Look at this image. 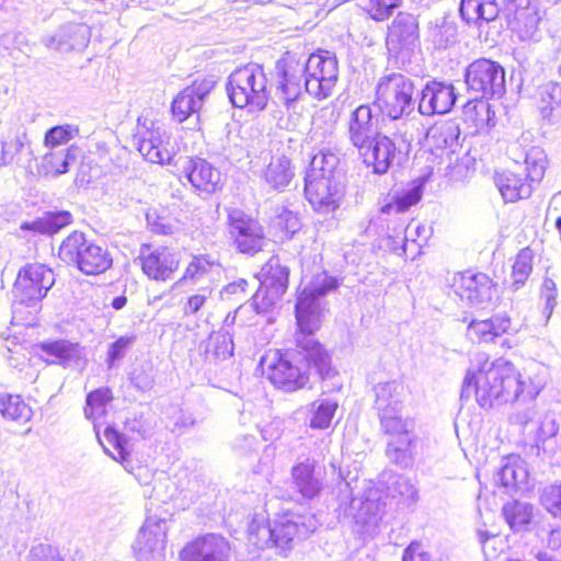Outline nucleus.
I'll return each instance as SVG.
<instances>
[{
	"label": "nucleus",
	"mask_w": 561,
	"mask_h": 561,
	"mask_svg": "<svg viewBox=\"0 0 561 561\" xmlns=\"http://www.w3.org/2000/svg\"><path fill=\"white\" fill-rule=\"evenodd\" d=\"M335 277L323 272L314 276L309 288L297 297L295 317L297 324V347L309 367H313L321 376L330 370L331 356L324 345L312 337L320 329L319 298L337 288Z\"/></svg>",
	"instance_id": "f257e3e1"
},
{
	"label": "nucleus",
	"mask_w": 561,
	"mask_h": 561,
	"mask_svg": "<svg viewBox=\"0 0 561 561\" xmlns=\"http://www.w3.org/2000/svg\"><path fill=\"white\" fill-rule=\"evenodd\" d=\"M522 392L519 374L508 363L484 362L477 369H469L461 387V398L473 396L482 408L515 400Z\"/></svg>",
	"instance_id": "f03ea898"
},
{
	"label": "nucleus",
	"mask_w": 561,
	"mask_h": 561,
	"mask_svg": "<svg viewBox=\"0 0 561 561\" xmlns=\"http://www.w3.org/2000/svg\"><path fill=\"white\" fill-rule=\"evenodd\" d=\"M403 386L396 381H387L375 388V408L378 412L381 427L388 436V450L400 453L407 450L412 442V426L403 420L397 410Z\"/></svg>",
	"instance_id": "7ed1b4c3"
},
{
	"label": "nucleus",
	"mask_w": 561,
	"mask_h": 561,
	"mask_svg": "<svg viewBox=\"0 0 561 561\" xmlns=\"http://www.w3.org/2000/svg\"><path fill=\"white\" fill-rule=\"evenodd\" d=\"M295 346H297V339L295 340ZM296 353L299 359L304 362L305 369L294 360V354L290 350H274L261 358L262 374L276 390L287 393L304 390L310 382L309 370H313L321 378H325L333 370L331 363L329 373L321 376L313 367L307 365L301 354H299L298 347H296Z\"/></svg>",
	"instance_id": "20e7f679"
},
{
	"label": "nucleus",
	"mask_w": 561,
	"mask_h": 561,
	"mask_svg": "<svg viewBox=\"0 0 561 561\" xmlns=\"http://www.w3.org/2000/svg\"><path fill=\"white\" fill-rule=\"evenodd\" d=\"M366 167L375 173H386L392 164L405 161L412 149V138L397 131L392 136L375 133L354 146Z\"/></svg>",
	"instance_id": "39448f33"
},
{
	"label": "nucleus",
	"mask_w": 561,
	"mask_h": 561,
	"mask_svg": "<svg viewBox=\"0 0 561 561\" xmlns=\"http://www.w3.org/2000/svg\"><path fill=\"white\" fill-rule=\"evenodd\" d=\"M267 79L257 65H245L236 69L229 78L228 92L233 106L249 111H262L266 107L270 93Z\"/></svg>",
	"instance_id": "423d86ee"
},
{
	"label": "nucleus",
	"mask_w": 561,
	"mask_h": 561,
	"mask_svg": "<svg viewBox=\"0 0 561 561\" xmlns=\"http://www.w3.org/2000/svg\"><path fill=\"white\" fill-rule=\"evenodd\" d=\"M415 96L414 82L404 75L394 72L378 81L374 104L383 117L397 121L412 111Z\"/></svg>",
	"instance_id": "0eeeda50"
},
{
	"label": "nucleus",
	"mask_w": 561,
	"mask_h": 561,
	"mask_svg": "<svg viewBox=\"0 0 561 561\" xmlns=\"http://www.w3.org/2000/svg\"><path fill=\"white\" fill-rule=\"evenodd\" d=\"M58 257L85 275H100L113 263L111 254L102 247L89 243L80 231H72L60 243Z\"/></svg>",
	"instance_id": "6e6552de"
},
{
	"label": "nucleus",
	"mask_w": 561,
	"mask_h": 561,
	"mask_svg": "<svg viewBox=\"0 0 561 561\" xmlns=\"http://www.w3.org/2000/svg\"><path fill=\"white\" fill-rule=\"evenodd\" d=\"M305 195L314 211L334 213L345 195V186L333 168H312L306 176Z\"/></svg>",
	"instance_id": "1a4fd4ad"
},
{
	"label": "nucleus",
	"mask_w": 561,
	"mask_h": 561,
	"mask_svg": "<svg viewBox=\"0 0 561 561\" xmlns=\"http://www.w3.org/2000/svg\"><path fill=\"white\" fill-rule=\"evenodd\" d=\"M227 226L231 243L238 253L254 256L264 251L266 236L256 218L241 210H232L228 214Z\"/></svg>",
	"instance_id": "9d476101"
},
{
	"label": "nucleus",
	"mask_w": 561,
	"mask_h": 561,
	"mask_svg": "<svg viewBox=\"0 0 561 561\" xmlns=\"http://www.w3.org/2000/svg\"><path fill=\"white\" fill-rule=\"evenodd\" d=\"M54 284L53 271L41 263H27L18 273L13 295L18 304L36 306Z\"/></svg>",
	"instance_id": "9b49d317"
},
{
	"label": "nucleus",
	"mask_w": 561,
	"mask_h": 561,
	"mask_svg": "<svg viewBox=\"0 0 561 561\" xmlns=\"http://www.w3.org/2000/svg\"><path fill=\"white\" fill-rule=\"evenodd\" d=\"M138 262L147 278L154 282H168L180 270L181 254L169 244L144 243L140 247Z\"/></svg>",
	"instance_id": "f8f14e48"
},
{
	"label": "nucleus",
	"mask_w": 561,
	"mask_h": 561,
	"mask_svg": "<svg viewBox=\"0 0 561 561\" xmlns=\"http://www.w3.org/2000/svg\"><path fill=\"white\" fill-rule=\"evenodd\" d=\"M465 82L467 90L477 98L491 99L504 91L505 71L496 61L480 58L468 66Z\"/></svg>",
	"instance_id": "ddd939ff"
},
{
	"label": "nucleus",
	"mask_w": 561,
	"mask_h": 561,
	"mask_svg": "<svg viewBox=\"0 0 561 561\" xmlns=\"http://www.w3.org/2000/svg\"><path fill=\"white\" fill-rule=\"evenodd\" d=\"M289 268L271 259L263 267L260 285L252 297V305L257 312L271 310L288 288Z\"/></svg>",
	"instance_id": "4468645a"
},
{
	"label": "nucleus",
	"mask_w": 561,
	"mask_h": 561,
	"mask_svg": "<svg viewBox=\"0 0 561 561\" xmlns=\"http://www.w3.org/2000/svg\"><path fill=\"white\" fill-rule=\"evenodd\" d=\"M305 72L306 89L316 98L324 99L331 93L337 80V60L329 50L317 49L309 56Z\"/></svg>",
	"instance_id": "2eb2a0df"
},
{
	"label": "nucleus",
	"mask_w": 561,
	"mask_h": 561,
	"mask_svg": "<svg viewBox=\"0 0 561 561\" xmlns=\"http://www.w3.org/2000/svg\"><path fill=\"white\" fill-rule=\"evenodd\" d=\"M230 550L222 535L208 533L188 541L179 551V561H229Z\"/></svg>",
	"instance_id": "dca6fc26"
},
{
	"label": "nucleus",
	"mask_w": 561,
	"mask_h": 561,
	"mask_svg": "<svg viewBox=\"0 0 561 561\" xmlns=\"http://www.w3.org/2000/svg\"><path fill=\"white\" fill-rule=\"evenodd\" d=\"M138 126L146 129L141 137L138 150L141 156L151 163L169 164L172 161V151L169 147V136L156 125L154 119L148 115L138 117Z\"/></svg>",
	"instance_id": "f3484780"
},
{
	"label": "nucleus",
	"mask_w": 561,
	"mask_h": 561,
	"mask_svg": "<svg viewBox=\"0 0 561 561\" xmlns=\"http://www.w3.org/2000/svg\"><path fill=\"white\" fill-rule=\"evenodd\" d=\"M419 42V23L415 15L401 11L388 26L386 46L390 54L398 56L409 51Z\"/></svg>",
	"instance_id": "a211bd4d"
},
{
	"label": "nucleus",
	"mask_w": 561,
	"mask_h": 561,
	"mask_svg": "<svg viewBox=\"0 0 561 561\" xmlns=\"http://www.w3.org/2000/svg\"><path fill=\"white\" fill-rule=\"evenodd\" d=\"M422 147L434 159H450L460 148L459 130L446 122L435 123L427 128Z\"/></svg>",
	"instance_id": "6ab92c4d"
},
{
	"label": "nucleus",
	"mask_w": 561,
	"mask_h": 561,
	"mask_svg": "<svg viewBox=\"0 0 561 561\" xmlns=\"http://www.w3.org/2000/svg\"><path fill=\"white\" fill-rule=\"evenodd\" d=\"M184 176L199 195H213L222 188L221 172L203 158H190L184 167Z\"/></svg>",
	"instance_id": "aec40b11"
},
{
	"label": "nucleus",
	"mask_w": 561,
	"mask_h": 561,
	"mask_svg": "<svg viewBox=\"0 0 561 561\" xmlns=\"http://www.w3.org/2000/svg\"><path fill=\"white\" fill-rule=\"evenodd\" d=\"M449 288L460 299L480 301L491 295L495 283L485 273L465 270L453 275Z\"/></svg>",
	"instance_id": "412c9836"
},
{
	"label": "nucleus",
	"mask_w": 561,
	"mask_h": 561,
	"mask_svg": "<svg viewBox=\"0 0 561 561\" xmlns=\"http://www.w3.org/2000/svg\"><path fill=\"white\" fill-rule=\"evenodd\" d=\"M495 183L500 194L506 203H516L527 199L534 192V185L523 170L518 167V161H514L495 175Z\"/></svg>",
	"instance_id": "4be33fe9"
},
{
	"label": "nucleus",
	"mask_w": 561,
	"mask_h": 561,
	"mask_svg": "<svg viewBox=\"0 0 561 561\" xmlns=\"http://www.w3.org/2000/svg\"><path fill=\"white\" fill-rule=\"evenodd\" d=\"M267 531L266 547L274 548L283 554L293 550L296 541L300 539V526L293 520L289 512L278 515L270 523Z\"/></svg>",
	"instance_id": "5701e85b"
},
{
	"label": "nucleus",
	"mask_w": 561,
	"mask_h": 561,
	"mask_svg": "<svg viewBox=\"0 0 561 561\" xmlns=\"http://www.w3.org/2000/svg\"><path fill=\"white\" fill-rule=\"evenodd\" d=\"M511 330V317L506 313H496L486 319L471 320L467 327V336L474 343H491Z\"/></svg>",
	"instance_id": "b1692460"
},
{
	"label": "nucleus",
	"mask_w": 561,
	"mask_h": 561,
	"mask_svg": "<svg viewBox=\"0 0 561 561\" xmlns=\"http://www.w3.org/2000/svg\"><path fill=\"white\" fill-rule=\"evenodd\" d=\"M208 88L203 81H193L181 90L173 99L171 113L174 119L182 123L194 114H197L203 106Z\"/></svg>",
	"instance_id": "393cba45"
},
{
	"label": "nucleus",
	"mask_w": 561,
	"mask_h": 561,
	"mask_svg": "<svg viewBox=\"0 0 561 561\" xmlns=\"http://www.w3.org/2000/svg\"><path fill=\"white\" fill-rule=\"evenodd\" d=\"M290 482L295 493L304 501H312L323 490L322 481L316 474V463L305 460L290 468Z\"/></svg>",
	"instance_id": "a878e982"
},
{
	"label": "nucleus",
	"mask_w": 561,
	"mask_h": 561,
	"mask_svg": "<svg viewBox=\"0 0 561 561\" xmlns=\"http://www.w3.org/2000/svg\"><path fill=\"white\" fill-rule=\"evenodd\" d=\"M456 94L451 85L432 82L423 90L420 108L425 114H445L455 104Z\"/></svg>",
	"instance_id": "bb28decb"
},
{
	"label": "nucleus",
	"mask_w": 561,
	"mask_h": 561,
	"mask_svg": "<svg viewBox=\"0 0 561 561\" xmlns=\"http://www.w3.org/2000/svg\"><path fill=\"white\" fill-rule=\"evenodd\" d=\"M35 355L47 365H68L77 357L78 344L67 340H53L37 343Z\"/></svg>",
	"instance_id": "cd10ccee"
},
{
	"label": "nucleus",
	"mask_w": 561,
	"mask_h": 561,
	"mask_svg": "<svg viewBox=\"0 0 561 561\" xmlns=\"http://www.w3.org/2000/svg\"><path fill=\"white\" fill-rule=\"evenodd\" d=\"M463 122L474 133H484L490 130L496 123L495 112L492 106L484 100L476 98L468 101L462 110Z\"/></svg>",
	"instance_id": "c85d7f7f"
},
{
	"label": "nucleus",
	"mask_w": 561,
	"mask_h": 561,
	"mask_svg": "<svg viewBox=\"0 0 561 561\" xmlns=\"http://www.w3.org/2000/svg\"><path fill=\"white\" fill-rule=\"evenodd\" d=\"M373 111L368 104L357 106L348 119V137L353 146L366 141L373 136L374 122Z\"/></svg>",
	"instance_id": "c756f323"
},
{
	"label": "nucleus",
	"mask_w": 561,
	"mask_h": 561,
	"mask_svg": "<svg viewBox=\"0 0 561 561\" xmlns=\"http://www.w3.org/2000/svg\"><path fill=\"white\" fill-rule=\"evenodd\" d=\"M459 11L468 24L476 25L493 21L499 15L495 0H461Z\"/></svg>",
	"instance_id": "7c9ffc66"
},
{
	"label": "nucleus",
	"mask_w": 561,
	"mask_h": 561,
	"mask_svg": "<svg viewBox=\"0 0 561 561\" xmlns=\"http://www.w3.org/2000/svg\"><path fill=\"white\" fill-rule=\"evenodd\" d=\"M114 400L113 390L110 387H100L90 392L85 397L83 405L84 416L94 423L98 431V422L103 419Z\"/></svg>",
	"instance_id": "2f4dec72"
},
{
	"label": "nucleus",
	"mask_w": 561,
	"mask_h": 561,
	"mask_svg": "<svg viewBox=\"0 0 561 561\" xmlns=\"http://www.w3.org/2000/svg\"><path fill=\"white\" fill-rule=\"evenodd\" d=\"M73 151V146L60 150L48 149L42 157L41 164L38 165L39 173L50 176L67 173L75 161Z\"/></svg>",
	"instance_id": "473e14b6"
},
{
	"label": "nucleus",
	"mask_w": 561,
	"mask_h": 561,
	"mask_svg": "<svg viewBox=\"0 0 561 561\" xmlns=\"http://www.w3.org/2000/svg\"><path fill=\"white\" fill-rule=\"evenodd\" d=\"M0 414L8 421L23 425L31 421L33 410L22 396L4 393L0 396Z\"/></svg>",
	"instance_id": "72a5a7b5"
},
{
	"label": "nucleus",
	"mask_w": 561,
	"mask_h": 561,
	"mask_svg": "<svg viewBox=\"0 0 561 561\" xmlns=\"http://www.w3.org/2000/svg\"><path fill=\"white\" fill-rule=\"evenodd\" d=\"M523 173L535 184L541 182L548 168V157L541 147H530L523 162L518 161Z\"/></svg>",
	"instance_id": "f704fd0d"
},
{
	"label": "nucleus",
	"mask_w": 561,
	"mask_h": 561,
	"mask_svg": "<svg viewBox=\"0 0 561 561\" xmlns=\"http://www.w3.org/2000/svg\"><path fill=\"white\" fill-rule=\"evenodd\" d=\"M534 259L535 253L530 247L520 249L515 255L512 264V282L510 285L513 290H518L528 280L533 272Z\"/></svg>",
	"instance_id": "c9c22d12"
},
{
	"label": "nucleus",
	"mask_w": 561,
	"mask_h": 561,
	"mask_svg": "<svg viewBox=\"0 0 561 561\" xmlns=\"http://www.w3.org/2000/svg\"><path fill=\"white\" fill-rule=\"evenodd\" d=\"M271 228L274 237L284 242L290 240L302 228V222L297 213L284 209L273 218Z\"/></svg>",
	"instance_id": "e433bc0d"
},
{
	"label": "nucleus",
	"mask_w": 561,
	"mask_h": 561,
	"mask_svg": "<svg viewBox=\"0 0 561 561\" xmlns=\"http://www.w3.org/2000/svg\"><path fill=\"white\" fill-rule=\"evenodd\" d=\"M336 401L320 399L310 405V427L313 430H327L331 426L337 411Z\"/></svg>",
	"instance_id": "4c0bfd02"
},
{
	"label": "nucleus",
	"mask_w": 561,
	"mask_h": 561,
	"mask_svg": "<svg viewBox=\"0 0 561 561\" xmlns=\"http://www.w3.org/2000/svg\"><path fill=\"white\" fill-rule=\"evenodd\" d=\"M265 176L275 188L288 185L294 176L290 160L284 156L274 158L266 168Z\"/></svg>",
	"instance_id": "58836bf2"
},
{
	"label": "nucleus",
	"mask_w": 561,
	"mask_h": 561,
	"mask_svg": "<svg viewBox=\"0 0 561 561\" xmlns=\"http://www.w3.org/2000/svg\"><path fill=\"white\" fill-rule=\"evenodd\" d=\"M503 515L513 530H520L531 523L533 511L527 504L512 501L503 506Z\"/></svg>",
	"instance_id": "ea45409f"
},
{
	"label": "nucleus",
	"mask_w": 561,
	"mask_h": 561,
	"mask_svg": "<svg viewBox=\"0 0 561 561\" xmlns=\"http://www.w3.org/2000/svg\"><path fill=\"white\" fill-rule=\"evenodd\" d=\"M403 0H365L363 11L367 18L375 22L388 21L393 11L397 10Z\"/></svg>",
	"instance_id": "a19ab883"
},
{
	"label": "nucleus",
	"mask_w": 561,
	"mask_h": 561,
	"mask_svg": "<svg viewBox=\"0 0 561 561\" xmlns=\"http://www.w3.org/2000/svg\"><path fill=\"white\" fill-rule=\"evenodd\" d=\"M536 104L543 114H550L561 106V87L558 83L542 84L536 94Z\"/></svg>",
	"instance_id": "79ce46f5"
},
{
	"label": "nucleus",
	"mask_w": 561,
	"mask_h": 561,
	"mask_svg": "<svg viewBox=\"0 0 561 561\" xmlns=\"http://www.w3.org/2000/svg\"><path fill=\"white\" fill-rule=\"evenodd\" d=\"M31 141L25 133L9 136L1 141L0 163L1 165L13 162L25 147H30Z\"/></svg>",
	"instance_id": "37998d69"
},
{
	"label": "nucleus",
	"mask_w": 561,
	"mask_h": 561,
	"mask_svg": "<svg viewBox=\"0 0 561 561\" xmlns=\"http://www.w3.org/2000/svg\"><path fill=\"white\" fill-rule=\"evenodd\" d=\"M146 221L153 233L169 236L174 231V224L165 207L150 208L146 213Z\"/></svg>",
	"instance_id": "c03bdc74"
},
{
	"label": "nucleus",
	"mask_w": 561,
	"mask_h": 561,
	"mask_svg": "<svg viewBox=\"0 0 561 561\" xmlns=\"http://www.w3.org/2000/svg\"><path fill=\"white\" fill-rule=\"evenodd\" d=\"M77 133V127L69 124L56 125L45 133L43 144L47 149H57L72 140Z\"/></svg>",
	"instance_id": "a18cd8bd"
},
{
	"label": "nucleus",
	"mask_w": 561,
	"mask_h": 561,
	"mask_svg": "<svg viewBox=\"0 0 561 561\" xmlns=\"http://www.w3.org/2000/svg\"><path fill=\"white\" fill-rule=\"evenodd\" d=\"M278 101L286 107H289L301 95V84L299 78H278L276 88Z\"/></svg>",
	"instance_id": "49530a36"
},
{
	"label": "nucleus",
	"mask_w": 561,
	"mask_h": 561,
	"mask_svg": "<svg viewBox=\"0 0 561 561\" xmlns=\"http://www.w3.org/2000/svg\"><path fill=\"white\" fill-rule=\"evenodd\" d=\"M103 436L105 442L111 445L117 453L116 455H113V458L119 461L131 472L133 467L130 466L129 454L126 449V440L123 438V436L113 427H106L104 430Z\"/></svg>",
	"instance_id": "de8ad7c7"
},
{
	"label": "nucleus",
	"mask_w": 561,
	"mask_h": 561,
	"mask_svg": "<svg viewBox=\"0 0 561 561\" xmlns=\"http://www.w3.org/2000/svg\"><path fill=\"white\" fill-rule=\"evenodd\" d=\"M71 216L68 211L49 213L44 218L34 222L35 229L42 233L54 234L62 227L70 224Z\"/></svg>",
	"instance_id": "09e8293b"
},
{
	"label": "nucleus",
	"mask_w": 561,
	"mask_h": 561,
	"mask_svg": "<svg viewBox=\"0 0 561 561\" xmlns=\"http://www.w3.org/2000/svg\"><path fill=\"white\" fill-rule=\"evenodd\" d=\"M300 60L295 53L285 51L276 61L277 78H299Z\"/></svg>",
	"instance_id": "8fccbe9b"
},
{
	"label": "nucleus",
	"mask_w": 561,
	"mask_h": 561,
	"mask_svg": "<svg viewBox=\"0 0 561 561\" xmlns=\"http://www.w3.org/2000/svg\"><path fill=\"white\" fill-rule=\"evenodd\" d=\"M208 352L217 359H226L233 354V342L228 334L217 333L209 337Z\"/></svg>",
	"instance_id": "3c124183"
},
{
	"label": "nucleus",
	"mask_w": 561,
	"mask_h": 561,
	"mask_svg": "<svg viewBox=\"0 0 561 561\" xmlns=\"http://www.w3.org/2000/svg\"><path fill=\"white\" fill-rule=\"evenodd\" d=\"M210 296L211 289L208 288H203L201 291L190 295L181 307L183 316H193L203 310Z\"/></svg>",
	"instance_id": "603ef678"
},
{
	"label": "nucleus",
	"mask_w": 561,
	"mask_h": 561,
	"mask_svg": "<svg viewBox=\"0 0 561 561\" xmlns=\"http://www.w3.org/2000/svg\"><path fill=\"white\" fill-rule=\"evenodd\" d=\"M214 262L207 255H194L187 264L184 278H197L206 274L213 267Z\"/></svg>",
	"instance_id": "864d4df0"
},
{
	"label": "nucleus",
	"mask_w": 561,
	"mask_h": 561,
	"mask_svg": "<svg viewBox=\"0 0 561 561\" xmlns=\"http://www.w3.org/2000/svg\"><path fill=\"white\" fill-rule=\"evenodd\" d=\"M422 197V191L420 187H413L410 191L403 192L393 198V203L387 205L390 208L392 205L396 207L398 213L408 210L411 206L417 204Z\"/></svg>",
	"instance_id": "5fc2aeb1"
},
{
	"label": "nucleus",
	"mask_w": 561,
	"mask_h": 561,
	"mask_svg": "<svg viewBox=\"0 0 561 561\" xmlns=\"http://www.w3.org/2000/svg\"><path fill=\"white\" fill-rule=\"evenodd\" d=\"M266 528L267 527L263 520L259 518H252L247 529V539L249 543L255 548L263 549L267 541L263 536Z\"/></svg>",
	"instance_id": "6e6d98bb"
},
{
	"label": "nucleus",
	"mask_w": 561,
	"mask_h": 561,
	"mask_svg": "<svg viewBox=\"0 0 561 561\" xmlns=\"http://www.w3.org/2000/svg\"><path fill=\"white\" fill-rule=\"evenodd\" d=\"M402 561H433L422 542L412 541L404 550Z\"/></svg>",
	"instance_id": "4d7b16f0"
},
{
	"label": "nucleus",
	"mask_w": 561,
	"mask_h": 561,
	"mask_svg": "<svg viewBox=\"0 0 561 561\" xmlns=\"http://www.w3.org/2000/svg\"><path fill=\"white\" fill-rule=\"evenodd\" d=\"M543 502L554 515L561 514V484L551 485L543 494Z\"/></svg>",
	"instance_id": "13d9d810"
},
{
	"label": "nucleus",
	"mask_w": 561,
	"mask_h": 561,
	"mask_svg": "<svg viewBox=\"0 0 561 561\" xmlns=\"http://www.w3.org/2000/svg\"><path fill=\"white\" fill-rule=\"evenodd\" d=\"M134 340V336H119L108 348V363L113 364L119 359Z\"/></svg>",
	"instance_id": "bf43d9fd"
},
{
	"label": "nucleus",
	"mask_w": 561,
	"mask_h": 561,
	"mask_svg": "<svg viewBox=\"0 0 561 561\" xmlns=\"http://www.w3.org/2000/svg\"><path fill=\"white\" fill-rule=\"evenodd\" d=\"M151 537H152L151 530L146 529V528L141 529L140 535H139V543L142 547L148 548L149 550H154L157 548L160 550H163L164 545H165V534L164 533L157 534L153 543H151Z\"/></svg>",
	"instance_id": "052dcab7"
},
{
	"label": "nucleus",
	"mask_w": 561,
	"mask_h": 561,
	"mask_svg": "<svg viewBox=\"0 0 561 561\" xmlns=\"http://www.w3.org/2000/svg\"><path fill=\"white\" fill-rule=\"evenodd\" d=\"M548 548L552 551H561V528L550 531L548 537Z\"/></svg>",
	"instance_id": "680f3d73"
},
{
	"label": "nucleus",
	"mask_w": 561,
	"mask_h": 561,
	"mask_svg": "<svg viewBox=\"0 0 561 561\" xmlns=\"http://www.w3.org/2000/svg\"><path fill=\"white\" fill-rule=\"evenodd\" d=\"M484 553L491 556L492 550L495 548V545H503V540L496 536L485 537L482 541Z\"/></svg>",
	"instance_id": "e2e57ef3"
},
{
	"label": "nucleus",
	"mask_w": 561,
	"mask_h": 561,
	"mask_svg": "<svg viewBox=\"0 0 561 561\" xmlns=\"http://www.w3.org/2000/svg\"><path fill=\"white\" fill-rule=\"evenodd\" d=\"M126 302H127V298L124 295H122V296L115 297L113 299L112 306L114 309L118 310V309L124 308Z\"/></svg>",
	"instance_id": "0e129e2a"
},
{
	"label": "nucleus",
	"mask_w": 561,
	"mask_h": 561,
	"mask_svg": "<svg viewBox=\"0 0 561 561\" xmlns=\"http://www.w3.org/2000/svg\"><path fill=\"white\" fill-rule=\"evenodd\" d=\"M556 227H557V229L559 230V232L561 233V216L557 218V220H556Z\"/></svg>",
	"instance_id": "69168bd1"
},
{
	"label": "nucleus",
	"mask_w": 561,
	"mask_h": 561,
	"mask_svg": "<svg viewBox=\"0 0 561 561\" xmlns=\"http://www.w3.org/2000/svg\"><path fill=\"white\" fill-rule=\"evenodd\" d=\"M511 470H512V469H511L508 466H506V467L504 468V471H505V472L511 471Z\"/></svg>",
	"instance_id": "338daca9"
}]
</instances>
